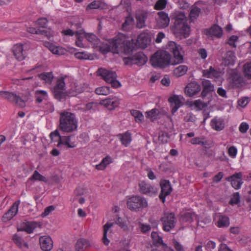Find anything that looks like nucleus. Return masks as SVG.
Instances as JSON below:
<instances>
[{"label": "nucleus", "mask_w": 251, "mask_h": 251, "mask_svg": "<svg viewBox=\"0 0 251 251\" xmlns=\"http://www.w3.org/2000/svg\"><path fill=\"white\" fill-rule=\"evenodd\" d=\"M167 49L173 55L171 59L170 54L165 50L157 51L150 59L151 65L154 67L164 68L169 65L180 64L183 61V51L181 46L173 41H169L167 44Z\"/></svg>", "instance_id": "obj_1"}, {"label": "nucleus", "mask_w": 251, "mask_h": 251, "mask_svg": "<svg viewBox=\"0 0 251 251\" xmlns=\"http://www.w3.org/2000/svg\"><path fill=\"white\" fill-rule=\"evenodd\" d=\"M174 19L175 22L172 30L175 37L180 39L187 38L190 34V27L184 14L180 13Z\"/></svg>", "instance_id": "obj_2"}, {"label": "nucleus", "mask_w": 251, "mask_h": 251, "mask_svg": "<svg viewBox=\"0 0 251 251\" xmlns=\"http://www.w3.org/2000/svg\"><path fill=\"white\" fill-rule=\"evenodd\" d=\"M78 122L74 113L64 110L60 113L59 128L65 132H72L77 129Z\"/></svg>", "instance_id": "obj_3"}, {"label": "nucleus", "mask_w": 251, "mask_h": 251, "mask_svg": "<svg viewBox=\"0 0 251 251\" xmlns=\"http://www.w3.org/2000/svg\"><path fill=\"white\" fill-rule=\"evenodd\" d=\"M133 46L132 39L127 40L126 36L124 34H119L112 43L114 52L117 53L120 51H123L126 54L131 53L133 52Z\"/></svg>", "instance_id": "obj_4"}, {"label": "nucleus", "mask_w": 251, "mask_h": 251, "mask_svg": "<svg viewBox=\"0 0 251 251\" xmlns=\"http://www.w3.org/2000/svg\"><path fill=\"white\" fill-rule=\"evenodd\" d=\"M97 73L106 82L110 83L113 88H117L121 86L120 82L117 80V75L115 72L100 68L98 70Z\"/></svg>", "instance_id": "obj_5"}, {"label": "nucleus", "mask_w": 251, "mask_h": 251, "mask_svg": "<svg viewBox=\"0 0 251 251\" xmlns=\"http://www.w3.org/2000/svg\"><path fill=\"white\" fill-rule=\"evenodd\" d=\"M128 208L131 211H138L148 206L146 200L139 196H134L129 198L126 202Z\"/></svg>", "instance_id": "obj_6"}, {"label": "nucleus", "mask_w": 251, "mask_h": 251, "mask_svg": "<svg viewBox=\"0 0 251 251\" xmlns=\"http://www.w3.org/2000/svg\"><path fill=\"white\" fill-rule=\"evenodd\" d=\"M0 96L9 102L20 107H24L25 105V101L21 97L14 93L6 91H0Z\"/></svg>", "instance_id": "obj_7"}, {"label": "nucleus", "mask_w": 251, "mask_h": 251, "mask_svg": "<svg viewBox=\"0 0 251 251\" xmlns=\"http://www.w3.org/2000/svg\"><path fill=\"white\" fill-rule=\"evenodd\" d=\"M123 61L126 65H132L135 64L139 66H142L147 62L148 57L142 52H138L133 56L124 57Z\"/></svg>", "instance_id": "obj_8"}, {"label": "nucleus", "mask_w": 251, "mask_h": 251, "mask_svg": "<svg viewBox=\"0 0 251 251\" xmlns=\"http://www.w3.org/2000/svg\"><path fill=\"white\" fill-rule=\"evenodd\" d=\"M161 221L163 224V229L165 231H169L174 228L176 223L175 215L173 213H165Z\"/></svg>", "instance_id": "obj_9"}, {"label": "nucleus", "mask_w": 251, "mask_h": 251, "mask_svg": "<svg viewBox=\"0 0 251 251\" xmlns=\"http://www.w3.org/2000/svg\"><path fill=\"white\" fill-rule=\"evenodd\" d=\"M150 42L151 39L148 34L141 33L139 35L137 39H132V43L133 44V51L138 48L145 49L150 44Z\"/></svg>", "instance_id": "obj_10"}, {"label": "nucleus", "mask_w": 251, "mask_h": 251, "mask_svg": "<svg viewBox=\"0 0 251 251\" xmlns=\"http://www.w3.org/2000/svg\"><path fill=\"white\" fill-rule=\"evenodd\" d=\"M149 12L146 10L138 9L135 12L136 20V26L138 28H143L146 27V21L148 18Z\"/></svg>", "instance_id": "obj_11"}, {"label": "nucleus", "mask_w": 251, "mask_h": 251, "mask_svg": "<svg viewBox=\"0 0 251 251\" xmlns=\"http://www.w3.org/2000/svg\"><path fill=\"white\" fill-rule=\"evenodd\" d=\"M160 185L161 191L159 195V198L162 202L164 203L165 201V197L169 195L172 192V188L170 181L168 180L161 181Z\"/></svg>", "instance_id": "obj_12"}, {"label": "nucleus", "mask_w": 251, "mask_h": 251, "mask_svg": "<svg viewBox=\"0 0 251 251\" xmlns=\"http://www.w3.org/2000/svg\"><path fill=\"white\" fill-rule=\"evenodd\" d=\"M201 90V86L198 82L192 81L186 85L184 92L186 96L192 97L196 95L200 92Z\"/></svg>", "instance_id": "obj_13"}, {"label": "nucleus", "mask_w": 251, "mask_h": 251, "mask_svg": "<svg viewBox=\"0 0 251 251\" xmlns=\"http://www.w3.org/2000/svg\"><path fill=\"white\" fill-rule=\"evenodd\" d=\"M139 192L143 194L152 196L157 193V189L144 181L139 183Z\"/></svg>", "instance_id": "obj_14"}, {"label": "nucleus", "mask_w": 251, "mask_h": 251, "mask_svg": "<svg viewBox=\"0 0 251 251\" xmlns=\"http://www.w3.org/2000/svg\"><path fill=\"white\" fill-rule=\"evenodd\" d=\"M202 90L201 96L204 99L208 95H212V92H214V85L211 81L207 79H203L201 82Z\"/></svg>", "instance_id": "obj_15"}, {"label": "nucleus", "mask_w": 251, "mask_h": 251, "mask_svg": "<svg viewBox=\"0 0 251 251\" xmlns=\"http://www.w3.org/2000/svg\"><path fill=\"white\" fill-rule=\"evenodd\" d=\"M158 17L156 18V26L159 28L167 27L170 23V18L168 14L164 11H160L157 13Z\"/></svg>", "instance_id": "obj_16"}, {"label": "nucleus", "mask_w": 251, "mask_h": 251, "mask_svg": "<svg viewBox=\"0 0 251 251\" xmlns=\"http://www.w3.org/2000/svg\"><path fill=\"white\" fill-rule=\"evenodd\" d=\"M20 201H17L13 204L10 209L5 212L2 217V220L4 222H7L12 219L18 213Z\"/></svg>", "instance_id": "obj_17"}, {"label": "nucleus", "mask_w": 251, "mask_h": 251, "mask_svg": "<svg viewBox=\"0 0 251 251\" xmlns=\"http://www.w3.org/2000/svg\"><path fill=\"white\" fill-rule=\"evenodd\" d=\"M242 174L241 172L236 173L233 175L226 178V180L231 182L232 186L235 189H239L243 184Z\"/></svg>", "instance_id": "obj_18"}, {"label": "nucleus", "mask_w": 251, "mask_h": 251, "mask_svg": "<svg viewBox=\"0 0 251 251\" xmlns=\"http://www.w3.org/2000/svg\"><path fill=\"white\" fill-rule=\"evenodd\" d=\"M171 103L172 107V113L174 114L177 109L181 106L182 101L184 100L183 96L179 95H174L168 100Z\"/></svg>", "instance_id": "obj_19"}, {"label": "nucleus", "mask_w": 251, "mask_h": 251, "mask_svg": "<svg viewBox=\"0 0 251 251\" xmlns=\"http://www.w3.org/2000/svg\"><path fill=\"white\" fill-rule=\"evenodd\" d=\"M39 243L42 250L50 251L53 247V242L50 236H44L39 238Z\"/></svg>", "instance_id": "obj_20"}, {"label": "nucleus", "mask_w": 251, "mask_h": 251, "mask_svg": "<svg viewBox=\"0 0 251 251\" xmlns=\"http://www.w3.org/2000/svg\"><path fill=\"white\" fill-rule=\"evenodd\" d=\"M205 34L208 36H214L219 38L223 35V30L219 25H214L209 29L206 30Z\"/></svg>", "instance_id": "obj_21"}, {"label": "nucleus", "mask_w": 251, "mask_h": 251, "mask_svg": "<svg viewBox=\"0 0 251 251\" xmlns=\"http://www.w3.org/2000/svg\"><path fill=\"white\" fill-rule=\"evenodd\" d=\"M119 103V101L116 100V99L114 98H107L101 100L100 101V104L103 105L110 110H113L115 107H117Z\"/></svg>", "instance_id": "obj_22"}, {"label": "nucleus", "mask_w": 251, "mask_h": 251, "mask_svg": "<svg viewBox=\"0 0 251 251\" xmlns=\"http://www.w3.org/2000/svg\"><path fill=\"white\" fill-rule=\"evenodd\" d=\"M190 142L193 145H200L203 147L204 150L206 151L207 150L211 147L210 144L203 137H195L192 138Z\"/></svg>", "instance_id": "obj_23"}, {"label": "nucleus", "mask_w": 251, "mask_h": 251, "mask_svg": "<svg viewBox=\"0 0 251 251\" xmlns=\"http://www.w3.org/2000/svg\"><path fill=\"white\" fill-rule=\"evenodd\" d=\"M17 229L18 231H25L28 234L31 233V222L24 220L20 223L17 224Z\"/></svg>", "instance_id": "obj_24"}, {"label": "nucleus", "mask_w": 251, "mask_h": 251, "mask_svg": "<svg viewBox=\"0 0 251 251\" xmlns=\"http://www.w3.org/2000/svg\"><path fill=\"white\" fill-rule=\"evenodd\" d=\"M232 84L234 87L239 88L245 84L244 78L241 75L236 72L231 75Z\"/></svg>", "instance_id": "obj_25"}, {"label": "nucleus", "mask_w": 251, "mask_h": 251, "mask_svg": "<svg viewBox=\"0 0 251 251\" xmlns=\"http://www.w3.org/2000/svg\"><path fill=\"white\" fill-rule=\"evenodd\" d=\"M90 246L89 241L84 238L78 239L75 244V251H85Z\"/></svg>", "instance_id": "obj_26"}, {"label": "nucleus", "mask_w": 251, "mask_h": 251, "mask_svg": "<svg viewBox=\"0 0 251 251\" xmlns=\"http://www.w3.org/2000/svg\"><path fill=\"white\" fill-rule=\"evenodd\" d=\"M13 52L15 58L19 60H23L25 58V54L23 53V47L22 45H16L13 47Z\"/></svg>", "instance_id": "obj_27"}, {"label": "nucleus", "mask_w": 251, "mask_h": 251, "mask_svg": "<svg viewBox=\"0 0 251 251\" xmlns=\"http://www.w3.org/2000/svg\"><path fill=\"white\" fill-rule=\"evenodd\" d=\"M202 76L207 78H218L220 75V72L215 69L212 66H210L208 69L202 70Z\"/></svg>", "instance_id": "obj_28"}, {"label": "nucleus", "mask_w": 251, "mask_h": 251, "mask_svg": "<svg viewBox=\"0 0 251 251\" xmlns=\"http://www.w3.org/2000/svg\"><path fill=\"white\" fill-rule=\"evenodd\" d=\"M210 100H208V102H204L201 100L199 99L195 100L194 101H191L189 104L190 107L194 106V109L196 111H201L204 108L206 107L209 104Z\"/></svg>", "instance_id": "obj_29"}, {"label": "nucleus", "mask_w": 251, "mask_h": 251, "mask_svg": "<svg viewBox=\"0 0 251 251\" xmlns=\"http://www.w3.org/2000/svg\"><path fill=\"white\" fill-rule=\"evenodd\" d=\"M61 89L52 90L54 98L60 101L65 100L66 96L68 95V92L66 91L65 88Z\"/></svg>", "instance_id": "obj_30"}, {"label": "nucleus", "mask_w": 251, "mask_h": 251, "mask_svg": "<svg viewBox=\"0 0 251 251\" xmlns=\"http://www.w3.org/2000/svg\"><path fill=\"white\" fill-rule=\"evenodd\" d=\"M37 76L40 79L44 80L46 83L51 84L54 78L52 72H44L37 75Z\"/></svg>", "instance_id": "obj_31"}, {"label": "nucleus", "mask_w": 251, "mask_h": 251, "mask_svg": "<svg viewBox=\"0 0 251 251\" xmlns=\"http://www.w3.org/2000/svg\"><path fill=\"white\" fill-rule=\"evenodd\" d=\"M44 46L47 47L52 53L57 55L64 54V50L59 47H57L49 42L44 43Z\"/></svg>", "instance_id": "obj_32"}, {"label": "nucleus", "mask_w": 251, "mask_h": 251, "mask_svg": "<svg viewBox=\"0 0 251 251\" xmlns=\"http://www.w3.org/2000/svg\"><path fill=\"white\" fill-rule=\"evenodd\" d=\"M236 57L234 53L231 51H227L223 60L225 66L233 65L235 63Z\"/></svg>", "instance_id": "obj_33"}, {"label": "nucleus", "mask_w": 251, "mask_h": 251, "mask_svg": "<svg viewBox=\"0 0 251 251\" xmlns=\"http://www.w3.org/2000/svg\"><path fill=\"white\" fill-rule=\"evenodd\" d=\"M134 24V20L131 15L126 17L125 22L122 24V29L126 31L130 30Z\"/></svg>", "instance_id": "obj_34"}, {"label": "nucleus", "mask_w": 251, "mask_h": 251, "mask_svg": "<svg viewBox=\"0 0 251 251\" xmlns=\"http://www.w3.org/2000/svg\"><path fill=\"white\" fill-rule=\"evenodd\" d=\"M83 92V89L81 85L74 83L68 92V93L70 96H76Z\"/></svg>", "instance_id": "obj_35"}, {"label": "nucleus", "mask_w": 251, "mask_h": 251, "mask_svg": "<svg viewBox=\"0 0 251 251\" xmlns=\"http://www.w3.org/2000/svg\"><path fill=\"white\" fill-rule=\"evenodd\" d=\"M211 124L213 128L216 130H221L224 128V123L222 119L215 118L211 121Z\"/></svg>", "instance_id": "obj_36"}, {"label": "nucleus", "mask_w": 251, "mask_h": 251, "mask_svg": "<svg viewBox=\"0 0 251 251\" xmlns=\"http://www.w3.org/2000/svg\"><path fill=\"white\" fill-rule=\"evenodd\" d=\"M12 240L14 242V243L19 248H25V249H28V246L27 243L24 242V244H23L24 240L22 239V238L20 236H19L17 234H14L13 236Z\"/></svg>", "instance_id": "obj_37"}, {"label": "nucleus", "mask_w": 251, "mask_h": 251, "mask_svg": "<svg viewBox=\"0 0 251 251\" xmlns=\"http://www.w3.org/2000/svg\"><path fill=\"white\" fill-rule=\"evenodd\" d=\"M113 225V223H107L104 226H103V237L102 238V241L103 243L106 245H108L109 243V240L107 238V232L109 230V229Z\"/></svg>", "instance_id": "obj_38"}, {"label": "nucleus", "mask_w": 251, "mask_h": 251, "mask_svg": "<svg viewBox=\"0 0 251 251\" xmlns=\"http://www.w3.org/2000/svg\"><path fill=\"white\" fill-rule=\"evenodd\" d=\"M119 137L122 144L126 147H127L131 141V134L128 132H126L123 134H120Z\"/></svg>", "instance_id": "obj_39"}, {"label": "nucleus", "mask_w": 251, "mask_h": 251, "mask_svg": "<svg viewBox=\"0 0 251 251\" xmlns=\"http://www.w3.org/2000/svg\"><path fill=\"white\" fill-rule=\"evenodd\" d=\"M111 158L109 156H106L102 159L100 163L96 166V168L98 170H103L107 165L111 162Z\"/></svg>", "instance_id": "obj_40"}, {"label": "nucleus", "mask_w": 251, "mask_h": 251, "mask_svg": "<svg viewBox=\"0 0 251 251\" xmlns=\"http://www.w3.org/2000/svg\"><path fill=\"white\" fill-rule=\"evenodd\" d=\"M111 158L109 156H106L102 159L100 163L96 166V168L98 170H103L107 165L111 162Z\"/></svg>", "instance_id": "obj_41"}, {"label": "nucleus", "mask_w": 251, "mask_h": 251, "mask_svg": "<svg viewBox=\"0 0 251 251\" xmlns=\"http://www.w3.org/2000/svg\"><path fill=\"white\" fill-rule=\"evenodd\" d=\"M195 215L193 212H187L182 214L180 217V221L182 222L191 223L193 221Z\"/></svg>", "instance_id": "obj_42"}, {"label": "nucleus", "mask_w": 251, "mask_h": 251, "mask_svg": "<svg viewBox=\"0 0 251 251\" xmlns=\"http://www.w3.org/2000/svg\"><path fill=\"white\" fill-rule=\"evenodd\" d=\"M201 13V9L198 7H194L191 10L189 13L190 20L191 22H193L196 19Z\"/></svg>", "instance_id": "obj_43"}, {"label": "nucleus", "mask_w": 251, "mask_h": 251, "mask_svg": "<svg viewBox=\"0 0 251 251\" xmlns=\"http://www.w3.org/2000/svg\"><path fill=\"white\" fill-rule=\"evenodd\" d=\"M229 225V218L226 216H221L217 221V226L219 227H227Z\"/></svg>", "instance_id": "obj_44"}, {"label": "nucleus", "mask_w": 251, "mask_h": 251, "mask_svg": "<svg viewBox=\"0 0 251 251\" xmlns=\"http://www.w3.org/2000/svg\"><path fill=\"white\" fill-rule=\"evenodd\" d=\"M47 96V93L44 90H37L35 93V97L37 102L40 103Z\"/></svg>", "instance_id": "obj_45"}, {"label": "nucleus", "mask_w": 251, "mask_h": 251, "mask_svg": "<svg viewBox=\"0 0 251 251\" xmlns=\"http://www.w3.org/2000/svg\"><path fill=\"white\" fill-rule=\"evenodd\" d=\"M188 70L187 66L185 65H180L174 70V73L176 76H180L185 75Z\"/></svg>", "instance_id": "obj_46"}, {"label": "nucleus", "mask_w": 251, "mask_h": 251, "mask_svg": "<svg viewBox=\"0 0 251 251\" xmlns=\"http://www.w3.org/2000/svg\"><path fill=\"white\" fill-rule=\"evenodd\" d=\"M33 181H39L48 183V179L45 176L41 175L37 171H35L32 175V182Z\"/></svg>", "instance_id": "obj_47"}, {"label": "nucleus", "mask_w": 251, "mask_h": 251, "mask_svg": "<svg viewBox=\"0 0 251 251\" xmlns=\"http://www.w3.org/2000/svg\"><path fill=\"white\" fill-rule=\"evenodd\" d=\"M130 114L134 117L136 122H141L143 120L144 116L140 111L132 109L130 110Z\"/></svg>", "instance_id": "obj_48"}, {"label": "nucleus", "mask_w": 251, "mask_h": 251, "mask_svg": "<svg viewBox=\"0 0 251 251\" xmlns=\"http://www.w3.org/2000/svg\"><path fill=\"white\" fill-rule=\"evenodd\" d=\"M110 92V87L108 86H101L96 89L95 93L97 95H107Z\"/></svg>", "instance_id": "obj_49"}, {"label": "nucleus", "mask_w": 251, "mask_h": 251, "mask_svg": "<svg viewBox=\"0 0 251 251\" xmlns=\"http://www.w3.org/2000/svg\"><path fill=\"white\" fill-rule=\"evenodd\" d=\"M83 34H84L85 38L89 42L94 45H98L99 44V40L95 34L92 33H86L85 32Z\"/></svg>", "instance_id": "obj_50"}, {"label": "nucleus", "mask_w": 251, "mask_h": 251, "mask_svg": "<svg viewBox=\"0 0 251 251\" xmlns=\"http://www.w3.org/2000/svg\"><path fill=\"white\" fill-rule=\"evenodd\" d=\"M63 88H65V82L64 81V78L63 77H60L57 79L55 84L52 90H62L61 89Z\"/></svg>", "instance_id": "obj_51"}, {"label": "nucleus", "mask_w": 251, "mask_h": 251, "mask_svg": "<svg viewBox=\"0 0 251 251\" xmlns=\"http://www.w3.org/2000/svg\"><path fill=\"white\" fill-rule=\"evenodd\" d=\"M243 73L246 78L251 79V62L244 64Z\"/></svg>", "instance_id": "obj_52"}, {"label": "nucleus", "mask_w": 251, "mask_h": 251, "mask_svg": "<svg viewBox=\"0 0 251 251\" xmlns=\"http://www.w3.org/2000/svg\"><path fill=\"white\" fill-rule=\"evenodd\" d=\"M159 110L156 108L151 109V110L146 112L147 117L150 118L152 121L156 119L159 113Z\"/></svg>", "instance_id": "obj_53"}, {"label": "nucleus", "mask_w": 251, "mask_h": 251, "mask_svg": "<svg viewBox=\"0 0 251 251\" xmlns=\"http://www.w3.org/2000/svg\"><path fill=\"white\" fill-rule=\"evenodd\" d=\"M33 33H35L37 34L44 35L48 38H50L51 35V34L50 31H49L47 30L44 29L43 28H42V29H36L35 28H32V34Z\"/></svg>", "instance_id": "obj_54"}, {"label": "nucleus", "mask_w": 251, "mask_h": 251, "mask_svg": "<svg viewBox=\"0 0 251 251\" xmlns=\"http://www.w3.org/2000/svg\"><path fill=\"white\" fill-rule=\"evenodd\" d=\"M167 4L166 0H158L155 3L154 8L156 10H162L166 7Z\"/></svg>", "instance_id": "obj_55"}, {"label": "nucleus", "mask_w": 251, "mask_h": 251, "mask_svg": "<svg viewBox=\"0 0 251 251\" xmlns=\"http://www.w3.org/2000/svg\"><path fill=\"white\" fill-rule=\"evenodd\" d=\"M101 5L100 1H93L87 5L86 9L102 8Z\"/></svg>", "instance_id": "obj_56"}, {"label": "nucleus", "mask_w": 251, "mask_h": 251, "mask_svg": "<svg viewBox=\"0 0 251 251\" xmlns=\"http://www.w3.org/2000/svg\"><path fill=\"white\" fill-rule=\"evenodd\" d=\"M170 136L167 132L161 131L159 133L158 139L162 143H166L168 142Z\"/></svg>", "instance_id": "obj_57"}, {"label": "nucleus", "mask_w": 251, "mask_h": 251, "mask_svg": "<svg viewBox=\"0 0 251 251\" xmlns=\"http://www.w3.org/2000/svg\"><path fill=\"white\" fill-rule=\"evenodd\" d=\"M240 197L239 193L236 192L233 194L229 203L231 205L237 204L240 202Z\"/></svg>", "instance_id": "obj_58"}, {"label": "nucleus", "mask_w": 251, "mask_h": 251, "mask_svg": "<svg viewBox=\"0 0 251 251\" xmlns=\"http://www.w3.org/2000/svg\"><path fill=\"white\" fill-rule=\"evenodd\" d=\"M83 33H84V30L83 29H81L75 31V35L78 40L75 42V44L78 47H80L82 45V43L80 39V35L83 34Z\"/></svg>", "instance_id": "obj_59"}, {"label": "nucleus", "mask_w": 251, "mask_h": 251, "mask_svg": "<svg viewBox=\"0 0 251 251\" xmlns=\"http://www.w3.org/2000/svg\"><path fill=\"white\" fill-rule=\"evenodd\" d=\"M75 57L79 59H89V55L84 52H78L75 54Z\"/></svg>", "instance_id": "obj_60"}, {"label": "nucleus", "mask_w": 251, "mask_h": 251, "mask_svg": "<svg viewBox=\"0 0 251 251\" xmlns=\"http://www.w3.org/2000/svg\"><path fill=\"white\" fill-rule=\"evenodd\" d=\"M238 39V37L236 35H232L230 36L227 41V43L232 47L236 48V41Z\"/></svg>", "instance_id": "obj_61"}, {"label": "nucleus", "mask_w": 251, "mask_h": 251, "mask_svg": "<svg viewBox=\"0 0 251 251\" xmlns=\"http://www.w3.org/2000/svg\"><path fill=\"white\" fill-rule=\"evenodd\" d=\"M50 138L52 141H58L59 137H60V134L57 130H55L54 132L50 133Z\"/></svg>", "instance_id": "obj_62"}, {"label": "nucleus", "mask_w": 251, "mask_h": 251, "mask_svg": "<svg viewBox=\"0 0 251 251\" xmlns=\"http://www.w3.org/2000/svg\"><path fill=\"white\" fill-rule=\"evenodd\" d=\"M250 99L248 97H243L238 100V103L240 106L244 107L247 105Z\"/></svg>", "instance_id": "obj_63"}, {"label": "nucleus", "mask_w": 251, "mask_h": 251, "mask_svg": "<svg viewBox=\"0 0 251 251\" xmlns=\"http://www.w3.org/2000/svg\"><path fill=\"white\" fill-rule=\"evenodd\" d=\"M48 23V20L46 18H41L38 19L36 22L35 24L41 26L42 28H44L46 27Z\"/></svg>", "instance_id": "obj_64"}]
</instances>
